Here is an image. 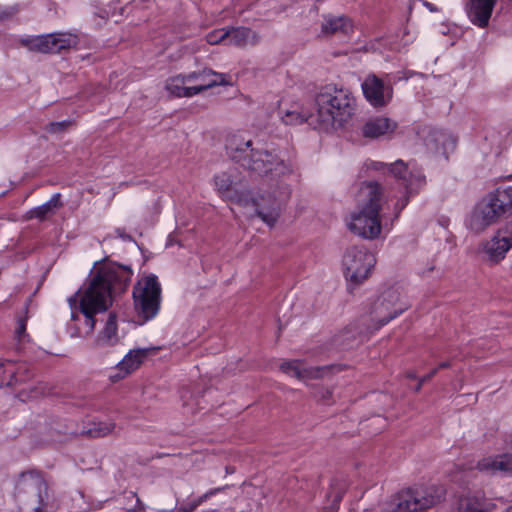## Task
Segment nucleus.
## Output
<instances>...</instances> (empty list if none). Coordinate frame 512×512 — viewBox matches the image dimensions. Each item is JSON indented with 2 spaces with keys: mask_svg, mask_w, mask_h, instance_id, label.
<instances>
[{
  "mask_svg": "<svg viewBox=\"0 0 512 512\" xmlns=\"http://www.w3.org/2000/svg\"><path fill=\"white\" fill-rule=\"evenodd\" d=\"M29 302H26L22 311L17 313L14 326V338L18 343H26L30 341L27 333V321L30 318L28 310Z\"/></svg>",
  "mask_w": 512,
  "mask_h": 512,
  "instance_id": "bb28decb",
  "label": "nucleus"
},
{
  "mask_svg": "<svg viewBox=\"0 0 512 512\" xmlns=\"http://www.w3.org/2000/svg\"><path fill=\"white\" fill-rule=\"evenodd\" d=\"M226 150L234 162L255 176L278 179L292 172L291 165L277 153L254 147L251 140L245 139L239 133L228 137Z\"/></svg>",
  "mask_w": 512,
  "mask_h": 512,
  "instance_id": "20e7f679",
  "label": "nucleus"
},
{
  "mask_svg": "<svg viewBox=\"0 0 512 512\" xmlns=\"http://www.w3.org/2000/svg\"><path fill=\"white\" fill-rule=\"evenodd\" d=\"M120 342V337L117 333L116 317L110 314L105 327L95 339L94 346L97 348H106L117 345Z\"/></svg>",
  "mask_w": 512,
  "mask_h": 512,
  "instance_id": "4be33fe9",
  "label": "nucleus"
},
{
  "mask_svg": "<svg viewBox=\"0 0 512 512\" xmlns=\"http://www.w3.org/2000/svg\"><path fill=\"white\" fill-rule=\"evenodd\" d=\"M437 370H438V369H434V370H432V371H431L427 376L423 377V378L420 380V383L418 384V386H417L416 390H417V391H418V390H420L421 385H422L425 381H427V380L431 379V378H432V377L437 373Z\"/></svg>",
  "mask_w": 512,
  "mask_h": 512,
  "instance_id": "72a5a7b5",
  "label": "nucleus"
},
{
  "mask_svg": "<svg viewBox=\"0 0 512 512\" xmlns=\"http://www.w3.org/2000/svg\"><path fill=\"white\" fill-rule=\"evenodd\" d=\"M227 45L237 47L252 46L259 42L260 36L246 27H228Z\"/></svg>",
  "mask_w": 512,
  "mask_h": 512,
  "instance_id": "412c9836",
  "label": "nucleus"
},
{
  "mask_svg": "<svg viewBox=\"0 0 512 512\" xmlns=\"http://www.w3.org/2000/svg\"><path fill=\"white\" fill-rule=\"evenodd\" d=\"M116 234L118 237L122 238L123 240H126V241H129L131 240V237L130 235L126 234L124 231H122L121 229H117L116 231Z\"/></svg>",
  "mask_w": 512,
  "mask_h": 512,
  "instance_id": "c9c22d12",
  "label": "nucleus"
},
{
  "mask_svg": "<svg viewBox=\"0 0 512 512\" xmlns=\"http://www.w3.org/2000/svg\"><path fill=\"white\" fill-rule=\"evenodd\" d=\"M217 193L224 199L237 202L244 208H253L255 214L268 226L272 227L279 215L281 203L288 197V189L280 187L277 194L259 193L257 195L239 194L240 178L235 168L216 174L213 178Z\"/></svg>",
  "mask_w": 512,
  "mask_h": 512,
  "instance_id": "7ed1b4c3",
  "label": "nucleus"
},
{
  "mask_svg": "<svg viewBox=\"0 0 512 512\" xmlns=\"http://www.w3.org/2000/svg\"><path fill=\"white\" fill-rule=\"evenodd\" d=\"M69 124L70 123L66 121L50 123L49 131L54 133L59 132L65 129Z\"/></svg>",
  "mask_w": 512,
  "mask_h": 512,
  "instance_id": "2f4dec72",
  "label": "nucleus"
},
{
  "mask_svg": "<svg viewBox=\"0 0 512 512\" xmlns=\"http://www.w3.org/2000/svg\"><path fill=\"white\" fill-rule=\"evenodd\" d=\"M148 353V349L130 350L112 369L109 375L110 380L112 382H117L137 370L144 359L148 356Z\"/></svg>",
  "mask_w": 512,
  "mask_h": 512,
  "instance_id": "6ab92c4d",
  "label": "nucleus"
},
{
  "mask_svg": "<svg viewBox=\"0 0 512 512\" xmlns=\"http://www.w3.org/2000/svg\"><path fill=\"white\" fill-rule=\"evenodd\" d=\"M355 110L356 100L348 89L327 85L316 95L312 112L308 115L288 112L285 122L289 124L307 122L317 129L330 131L342 127L351 120Z\"/></svg>",
  "mask_w": 512,
  "mask_h": 512,
  "instance_id": "f03ea898",
  "label": "nucleus"
},
{
  "mask_svg": "<svg viewBox=\"0 0 512 512\" xmlns=\"http://www.w3.org/2000/svg\"><path fill=\"white\" fill-rule=\"evenodd\" d=\"M228 27L219 28L209 32L206 35V40L210 45L224 44L227 45Z\"/></svg>",
  "mask_w": 512,
  "mask_h": 512,
  "instance_id": "c85d7f7f",
  "label": "nucleus"
},
{
  "mask_svg": "<svg viewBox=\"0 0 512 512\" xmlns=\"http://www.w3.org/2000/svg\"><path fill=\"white\" fill-rule=\"evenodd\" d=\"M381 167H385L389 173L395 178L402 180L405 185L406 195L396 203V217L403 210L409 202L411 195L418 193V191L425 184V177L422 175L421 170L416 167H409L402 160H397L392 164H378Z\"/></svg>",
  "mask_w": 512,
  "mask_h": 512,
  "instance_id": "9b49d317",
  "label": "nucleus"
},
{
  "mask_svg": "<svg viewBox=\"0 0 512 512\" xmlns=\"http://www.w3.org/2000/svg\"><path fill=\"white\" fill-rule=\"evenodd\" d=\"M76 44V37L71 34L52 33L37 36L30 41V49L41 53H58Z\"/></svg>",
  "mask_w": 512,
  "mask_h": 512,
  "instance_id": "2eb2a0df",
  "label": "nucleus"
},
{
  "mask_svg": "<svg viewBox=\"0 0 512 512\" xmlns=\"http://www.w3.org/2000/svg\"><path fill=\"white\" fill-rule=\"evenodd\" d=\"M500 196L508 202V210L512 208V187L499 192Z\"/></svg>",
  "mask_w": 512,
  "mask_h": 512,
  "instance_id": "473e14b6",
  "label": "nucleus"
},
{
  "mask_svg": "<svg viewBox=\"0 0 512 512\" xmlns=\"http://www.w3.org/2000/svg\"><path fill=\"white\" fill-rule=\"evenodd\" d=\"M507 210L508 202H505V199L500 196L499 192L490 194L474 207L466 221V225L471 231L481 233Z\"/></svg>",
  "mask_w": 512,
  "mask_h": 512,
  "instance_id": "9d476101",
  "label": "nucleus"
},
{
  "mask_svg": "<svg viewBox=\"0 0 512 512\" xmlns=\"http://www.w3.org/2000/svg\"><path fill=\"white\" fill-rule=\"evenodd\" d=\"M375 264V255L365 247L348 248L342 257V271L347 288L352 291L363 284L370 277Z\"/></svg>",
  "mask_w": 512,
  "mask_h": 512,
  "instance_id": "1a4fd4ad",
  "label": "nucleus"
},
{
  "mask_svg": "<svg viewBox=\"0 0 512 512\" xmlns=\"http://www.w3.org/2000/svg\"><path fill=\"white\" fill-rule=\"evenodd\" d=\"M280 370L289 377L300 381L320 379L331 370L329 366H309L304 360H286L280 364Z\"/></svg>",
  "mask_w": 512,
  "mask_h": 512,
  "instance_id": "4468645a",
  "label": "nucleus"
},
{
  "mask_svg": "<svg viewBox=\"0 0 512 512\" xmlns=\"http://www.w3.org/2000/svg\"><path fill=\"white\" fill-rule=\"evenodd\" d=\"M477 469L491 475L512 474V453L484 457L478 461Z\"/></svg>",
  "mask_w": 512,
  "mask_h": 512,
  "instance_id": "aec40b11",
  "label": "nucleus"
},
{
  "mask_svg": "<svg viewBox=\"0 0 512 512\" xmlns=\"http://www.w3.org/2000/svg\"><path fill=\"white\" fill-rule=\"evenodd\" d=\"M456 144V139L449 133L444 131H435L427 139V146L434 149L435 152H443L447 154L453 150Z\"/></svg>",
  "mask_w": 512,
  "mask_h": 512,
  "instance_id": "393cba45",
  "label": "nucleus"
},
{
  "mask_svg": "<svg viewBox=\"0 0 512 512\" xmlns=\"http://www.w3.org/2000/svg\"><path fill=\"white\" fill-rule=\"evenodd\" d=\"M218 491H220V489H214V490H212V491H210V492H208V493L204 494V495L201 497L200 501H202V500H204V499H207L210 495H213V494H215V493H216V492H218Z\"/></svg>",
  "mask_w": 512,
  "mask_h": 512,
  "instance_id": "4c0bfd02",
  "label": "nucleus"
},
{
  "mask_svg": "<svg viewBox=\"0 0 512 512\" xmlns=\"http://www.w3.org/2000/svg\"><path fill=\"white\" fill-rule=\"evenodd\" d=\"M506 512H512V507L510 509H508Z\"/></svg>",
  "mask_w": 512,
  "mask_h": 512,
  "instance_id": "ea45409f",
  "label": "nucleus"
},
{
  "mask_svg": "<svg viewBox=\"0 0 512 512\" xmlns=\"http://www.w3.org/2000/svg\"><path fill=\"white\" fill-rule=\"evenodd\" d=\"M409 308L408 302L401 296L398 289L390 287L383 290L370 304L368 312L361 319V340L368 334L378 331L381 327L397 318Z\"/></svg>",
  "mask_w": 512,
  "mask_h": 512,
  "instance_id": "423d86ee",
  "label": "nucleus"
},
{
  "mask_svg": "<svg viewBox=\"0 0 512 512\" xmlns=\"http://www.w3.org/2000/svg\"><path fill=\"white\" fill-rule=\"evenodd\" d=\"M398 123L386 116L369 118L362 127V135L369 139H390L395 134Z\"/></svg>",
  "mask_w": 512,
  "mask_h": 512,
  "instance_id": "f3484780",
  "label": "nucleus"
},
{
  "mask_svg": "<svg viewBox=\"0 0 512 512\" xmlns=\"http://www.w3.org/2000/svg\"><path fill=\"white\" fill-rule=\"evenodd\" d=\"M60 198L61 195L59 193L54 194L47 202L31 209L29 217L43 220L48 215L54 214L62 206Z\"/></svg>",
  "mask_w": 512,
  "mask_h": 512,
  "instance_id": "a878e982",
  "label": "nucleus"
},
{
  "mask_svg": "<svg viewBox=\"0 0 512 512\" xmlns=\"http://www.w3.org/2000/svg\"><path fill=\"white\" fill-rule=\"evenodd\" d=\"M165 89L173 97L190 98L195 95L194 88H191L187 75H177L167 79Z\"/></svg>",
  "mask_w": 512,
  "mask_h": 512,
  "instance_id": "b1692460",
  "label": "nucleus"
},
{
  "mask_svg": "<svg viewBox=\"0 0 512 512\" xmlns=\"http://www.w3.org/2000/svg\"><path fill=\"white\" fill-rule=\"evenodd\" d=\"M512 248V231L499 230L481 246L483 260L490 264L502 261Z\"/></svg>",
  "mask_w": 512,
  "mask_h": 512,
  "instance_id": "ddd939ff",
  "label": "nucleus"
},
{
  "mask_svg": "<svg viewBox=\"0 0 512 512\" xmlns=\"http://www.w3.org/2000/svg\"><path fill=\"white\" fill-rule=\"evenodd\" d=\"M132 296L135 312L143 322L158 315L162 302V287L156 275L141 276L133 287Z\"/></svg>",
  "mask_w": 512,
  "mask_h": 512,
  "instance_id": "6e6552de",
  "label": "nucleus"
},
{
  "mask_svg": "<svg viewBox=\"0 0 512 512\" xmlns=\"http://www.w3.org/2000/svg\"><path fill=\"white\" fill-rule=\"evenodd\" d=\"M186 75L191 88H194L193 90L195 91V95L214 86H226L232 84L230 75L218 73L210 69H204L200 72H191Z\"/></svg>",
  "mask_w": 512,
  "mask_h": 512,
  "instance_id": "dca6fc26",
  "label": "nucleus"
},
{
  "mask_svg": "<svg viewBox=\"0 0 512 512\" xmlns=\"http://www.w3.org/2000/svg\"><path fill=\"white\" fill-rule=\"evenodd\" d=\"M351 29L350 21L345 17H330L322 25L324 33H348Z\"/></svg>",
  "mask_w": 512,
  "mask_h": 512,
  "instance_id": "cd10ccee",
  "label": "nucleus"
},
{
  "mask_svg": "<svg viewBox=\"0 0 512 512\" xmlns=\"http://www.w3.org/2000/svg\"><path fill=\"white\" fill-rule=\"evenodd\" d=\"M114 429L115 424L113 422H104L99 423L98 428H95L94 431H92V433L94 434V436L104 437L111 434L114 431Z\"/></svg>",
  "mask_w": 512,
  "mask_h": 512,
  "instance_id": "7c9ffc66",
  "label": "nucleus"
},
{
  "mask_svg": "<svg viewBox=\"0 0 512 512\" xmlns=\"http://www.w3.org/2000/svg\"><path fill=\"white\" fill-rule=\"evenodd\" d=\"M490 503L482 494H467L458 501L455 512H489Z\"/></svg>",
  "mask_w": 512,
  "mask_h": 512,
  "instance_id": "5701e85b",
  "label": "nucleus"
},
{
  "mask_svg": "<svg viewBox=\"0 0 512 512\" xmlns=\"http://www.w3.org/2000/svg\"><path fill=\"white\" fill-rule=\"evenodd\" d=\"M362 92L367 102L374 108L387 106L393 98V86L375 74L366 76L361 84Z\"/></svg>",
  "mask_w": 512,
  "mask_h": 512,
  "instance_id": "f8f14e48",
  "label": "nucleus"
},
{
  "mask_svg": "<svg viewBox=\"0 0 512 512\" xmlns=\"http://www.w3.org/2000/svg\"><path fill=\"white\" fill-rule=\"evenodd\" d=\"M18 512H48L49 495L43 478L35 472H23L16 481Z\"/></svg>",
  "mask_w": 512,
  "mask_h": 512,
  "instance_id": "0eeeda50",
  "label": "nucleus"
},
{
  "mask_svg": "<svg viewBox=\"0 0 512 512\" xmlns=\"http://www.w3.org/2000/svg\"><path fill=\"white\" fill-rule=\"evenodd\" d=\"M497 0H464L467 17L472 24L485 28L489 24Z\"/></svg>",
  "mask_w": 512,
  "mask_h": 512,
  "instance_id": "a211bd4d",
  "label": "nucleus"
},
{
  "mask_svg": "<svg viewBox=\"0 0 512 512\" xmlns=\"http://www.w3.org/2000/svg\"><path fill=\"white\" fill-rule=\"evenodd\" d=\"M422 4H423V6H424V7H426L430 12H438V11H439V9H438L435 5H433L432 3L428 2V1L423 0V1H422Z\"/></svg>",
  "mask_w": 512,
  "mask_h": 512,
  "instance_id": "f704fd0d",
  "label": "nucleus"
},
{
  "mask_svg": "<svg viewBox=\"0 0 512 512\" xmlns=\"http://www.w3.org/2000/svg\"><path fill=\"white\" fill-rule=\"evenodd\" d=\"M13 365L10 362H0V387L10 385L13 378Z\"/></svg>",
  "mask_w": 512,
  "mask_h": 512,
  "instance_id": "c756f323",
  "label": "nucleus"
},
{
  "mask_svg": "<svg viewBox=\"0 0 512 512\" xmlns=\"http://www.w3.org/2000/svg\"><path fill=\"white\" fill-rule=\"evenodd\" d=\"M449 366H450L449 362H443V363H441V364L439 365V367H438V368H447V367H449Z\"/></svg>",
  "mask_w": 512,
  "mask_h": 512,
  "instance_id": "58836bf2",
  "label": "nucleus"
},
{
  "mask_svg": "<svg viewBox=\"0 0 512 512\" xmlns=\"http://www.w3.org/2000/svg\"><path fill=\"white\" fill-rule=\"evenodd\" d=\"M358 201L360 210L351 214L347 224L348 229L364 239H377L382 231L380 211L383 189L381 185L377 182L363 183L359 189Z\"/></svg>",
  "mask_w": 512,
  "mask_h": 512,
  "instance_id": "39448f33",
  "label": "nucleus"
},
{
  "mask_svg": "<svg viewBox=\"0 0 512 512\" xmlns=\"http://www.w3.org/2000/svg\"><path fill=\"white\" fill-rule=\"evenodd\" d=\"M133 271L131 268L107 263L96 269L92 275L88 286L76 295L68 299L72 310L79 301L80 312L85 317L87 333L93 331L95 327L94 315L106 311L112 304L113 293L123 292L131 281ZM74 311L71 318L76 319Z\"/></svg>",
  "mask_w": 512,
  "mask_h": 512,
  "instance_id": "f257e3e1",
  "label": "nucleus"
},
{
  "mask_svg": "<svg viewBox=\"0 0 512 512\" xmlns=\"http://www.w3.org/2000/svg\"><path fill=\"white\" fill-rule=\"evenodd\" d=\"M331 397V392L326 389L325 391H323V393L321 394L320 396V399L323 400V401H326L328 400L329 398Z\"/></svg>",
  "mask_w": 512,
  "mask_h": 512,
  "instance_id": "e433bc0d",
  "label": "nucleus"
}]
</instances>
